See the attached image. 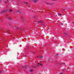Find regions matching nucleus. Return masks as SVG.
I'll return each instance as SVG.
<instances>
[{
  "instance_id": "a878e982",
  "label": "nucleus",
  "mask_w": 74,
  "mask_h": 74,
  "mask_svg": "<svg viewBox=\"0 0 74 74\" xmlns=\"http://www.w3.org/2000/svg\"><path fill=\"white\" fill-rule=\"evenodd\" d=\"M15 27H16V26H15Z\"/></svg>"
},
{
  "instance_id": "393cba45",
  "label": "nucleus",
  "mask_w": 74,
  "mask_h": 74,
  "mask_svg": "<svg viewBox=\"0 0 74 74\" xmlns=\"http://www.w3.org/2000/svg\"><path fill=\"white\" fill-rule=\"evenodd\" d=\"M0 22H1V20H0Z\"/></svg>"
},
{
  "instance_id": "6ab92c4d",
  "label": "nucleus",
  "mask_w": 74,
  "mask_h": 74,
  "mask_svg": "<svg viewBox=\"0 0 74 74\" xmlns=\"http://www.w3.org/2000/svg\"><path fill=\"white\" fill-rule=\"evenodd\" d=\"M52 1H56V0H52Z\"/></svg>"
},
{
  "instance_id": "6e6552de",
  "label": "nucleus",
  "mask_w": 74,
  "mask_h": 74,
  "mask_svg": "<svg viewBox=\"0 0 74 74\" xmlns=\"http://www.w3.org/2000/svg\"><path fill=\"white\" fill-rule=\"evenodd\" d=\"M17 12H18V13H22L21 12H20V11H18V10H17Z\"/></svg>"
},
{
  "instance_id": "cd10ccee",
  "label": "nucleus",
  "mask_w": 74,
  "mask_h": 74,
  "mask_svg": "<svg viewBox=\"0 0 74 74\" xmlns=\"http://www.w3.org/2000/svg\"><path fill=\"white\" fill-rule=\"evenodd\" d=\"M7 15V16H8V15Z\"/></svg>"
},
{
  "instance_id": "7ed1b4c3",
  "label": "nucleus",
  "mask_w": 74,
  "mask_h": 74,
  "mask_svg": "<svg viewBox=\"0 0 74 74\" xmlns=\"http://www.w3.org/2000/svg\"><path fill=\"white\" fill-rule=\"evenodd\" d=\"M38 64L40 66H42V63H38Z\"/></svg>"
},
{
  "instance_id": "dca6fc26",
  "label": "nucleus",
  "mask_w": 74,
  "mask_h": 74,
  "mask_svg": "<svg viewBox=\"0 0 74 74\" xmlns=\"http://www.w3.org/2000/svg\"><path fill=\"white\" fill-rule=\"evenodd\" d=\"M23 21H25V19H23Z\"/></svg>"
},
{
  "instance_id": "4468645a",
  "label": "nucleus",
  "mask_w": 74,
  "mask_h": 74,
  "mask_svg": "<svg viewBox=\"0 0 74 74\" xmlns=\"http://www.w3.org/2000/svg\"><path fill=\"white\" fill-rule=\"evenodd\" d=\"M42 58V56H40V58Z\"/></svg>"
},
{
  "instance_id": "20e7f679",
  "label": "nucleus",
  "mask_w": 74,
  "mask_h": 74,
  "mask_svg": "<svg viewBox=\"0 0 74 74\" xmlns=\"http://www.w3.org/2000/svg\"><path fill=\"white\" fill-rule=\"evenodd\" d=\"M38 22L39 23H43V22L42 21H38Z\"/></svg>"
},
{
  "instance_id": "5701e85b",
  "label": "nucleus",
  "mask_w": 74,
  "mask_h": 74,
  "mask_svg": "<svg viewBox=\"0 0 74 74\" xmlns=\"http://www.w3.org/2000/svg\"><path fill=\"white\" fill-rule=\"evenodd\" d=\"M17 27V29H18V27Z\"/></svg>"
},
{
  "instance_id": "f8f14e48",
  "label": "nucleus",
  "mask_w": 74,
  "mask_h": 74,
  "mask_svg": "<svg viewBox=\"0 0 74 74\" xmlns=\"http://www.w3.org/2000/svg\"><path fill=\"white\" fill-rule=\"evenodd\" d=\"M30 71H31V72H32V71H33V70L31 69Z\"/></svg>"
},
{
  "instance_id": "39448f33",
  "label": "nucleus",
  "mask_w": 74,
  "mask_h": 74,
  "mask_svg": "<svg viewBox=\"0 0 74 74\" xmlns=\"http://www.w3.org/2000/svg\"><path fill=\"white\" fill-rule=\"evenodd\" d=\"M8 11V10H6L5 11V10L4 14H6L7 13V12Z\"/></svg>"
},
{
  "instance_id": "0eeeda50",
  "label": "nucleus",
  "mask_w": 74,
  "mask_h": 74,
  "mask_svg": "<svg viewBox=\"0 0 74 74\" xmlns=\"http://www.w3.org/2000/svg\"><path fill=\"white\" fill-rule=\"evenodd\" d=\"M57 14L58 15V16H61V15H62V14H60L59 13H58Z\"/></svg>"
},
{
  "instance_id": "1a4fd4ad",
  "label": "nucleus",
  "mask_w": 74,
  "mask_h": 74,
  "mask_svg": "<svg viewBox=\"0 0 74 74\" xmlns=\"http://www.w3.org/2000/svg\"><path fill=\"white\" fill-rule=\"evenodd\" d=\"M9 11L10 12H12V10L11 9H10Z\"/></svg>"
},
{
  "instance_id": "aec40b11",
  "label": "nucleus",
  "mask_w": 74,
  "mask_h": 74,
  "mask_svg": "<svg viewBox=\"0 0 74 74\" xmlns=\"http://www.w3.org/2000/svg\"><path fill=\"white\" fill-rule=\"evenodd\" d=\"M8 33H10V32L9 31H8Z\"/></svg>"
},
{
  "instance_id": "423d86ee",
  "label": "nucleus",
  "mask_w": 74,
  "mask_h": 74,
  "mask_svg": "<svg viewBox=\"0 0 74 74\" xmlns=\"http://www.w3.org/2000/svg\"><path fill=\"white\" fill-rule=\"evenodd\" d=\"M33 1L34 3H36V2H37L38 1L37 0H34Z\"/></svg>"
},
{
  "instance_id": "ddd939ff",
  "label": "nucleus",
  "mask_w": 74,
  "mask_h": 74,
  "mask_svg": "<svg viewBox=\"0 0 74 74\" xmlns=\"http://www.w3.org/2000/svg\"><path fill=\"white\" fill-rule=\"evenodd\" d=\"M47 4H48V5H49V3H46Z\"/></svg>"
},
{
  "instance_id": "4be33fe9",
  "label": "nucleus",
  "mask_w": 74,
  "mask_h": 74,
  "mask_svg": "<svg viewBox=\"0 0 74 74\" xmlns=\"http://www.w3.org/2000/svg\"><path fill=\"white\" fill-rule=\"evenodd\" d=\"M34 68H36V67H35V66H34Z\"/></svg>"
},
{
  "instance_id": "a211bd4d",
  "label": "nucleus",
  "mask_w": 74,
  "mask_h": 74,
  "mask_svg": "<svg viewBox=\"0 0 74 74\" xmlns=\"http://www.w3.org/2000/svg\"><path fill=\"white\" fill-rule=\"evenodd\" d=\"M1 73V71H0V74Z\"/></svg>"
},
{
  "instance_id": "f03ea898",
  "label": "nucleus",
  "mask_w": 74,
  "mask_h": 74,
  "mask_svg": "<svg viewBox=\"0 0 74 74\" xmlns=\"http://www.w3.org/2000/svg\"><path fill=\"white\" fill-rule=\"evenodd\" d=\"M8 19L9 21H11V20H12V18L10 17L8 18Z\"/></svg>"
},
{
  "instance_id": "9d476101",
  "label": "nucleus",
  "mask_w": 74,
  "mask_h": 74,
  "mask_svg": "<svg viewBox=\"0 0 74 74\" xmlns=\"http://www.w3.org/2000/svg\"><path fill=\"white\" fill-rule=\"evenodd\" d=\"M25 5H26L27 4H28V3H27V2L25 3Z\"/></svg>"
},
{
  "instance_id": "f3484780",
  "label": "nucleus",
  "mask_w": 74,
  "mask_h": 74,
  "mask_svg": "<svg viewBox=\"0 0 74 74\" xmlns=\"http://www.w3.org/2000/svg\"><path fill=\"white\" fill-rule=\"evenodd\" d=\"M21 18H22V19H23V17H21Z\"/></svg>"
},
{
  "instance_id": "9b49d317",
  "label": "nucleus",
  "mask_w": 74,
  "mask_h": 74,
  "mask_svg": "<svg viewBox=\"0 0 74 74\" xmlns=\"http://www.w3.org/2000/svg\"><path fill=\"white\" fill-rule=\"evenodd\" d=\"M67 35V33H64V36H66V35Z\"/></svg>"
},
{
  "instance_id": "bb28decb",
  "label": "nucleus",
  "mask_w": 74,
  "mask_h": 74,
  "mask_svg": "<svg viewBox=\"0 0 74 74\" xmlns=\"http://www.w3.org/2000/svg\"><path fill=\"white\" fill-rule=\"evenodd\" d=\"M37 66L38 67V65H37Z\"/></svg>"
},
{
  "instance_id": "2eb2a0df",
  "label": "nucleus",
  "mask_w": 74,
  "mask_h": 74,
  "mask_svg": "<svg viewBox=\"0 0 74 74\" xmlns=\"http://www.w3.org/2000/svg\"><path fill=\"white\" fill-rule=\"evenodd\" d=\"M61 25H63V23H61Z\"/></svg>"
},
{
  "instance_id": "b1692460",
  "label": "nucleus",
  "mask_w": 74,
  "mask_h": 74,
  "mask_svg": "<svg viewBox=\"0 0 74 74\" xmlns=\"http://www.w3.org/2000/svg\"><path fill=\"white\" fill-rule=\"evenodd\" d=\"M56 12V11H54V12Z\"/></svg>"
},
{
  "instance_id": "f257e3e1",
  "label": "nucleus",
  "mask_w": 74,
  "mask_h": 74,
  "mask_svg": "<svg viewBox=\"0 0 74 74\" xmlns=\"http://www.w3.org/2000/svg\"><path fill=\"white\" fill-rule=\"evenodd\" d=\"M4 12H5V10H3V11H1L0 12V14H3Z\"/></svg>"
},
{
  "instance_id": "412c9836",
  "label": "nucleus",
  "mask_w": 74,
  "mask_h": 74,
  "mask_svg": "<svg viewBox=\"0 0 74 74\" xmlns=\"http://www.w3.org/2000/svg\"><path fill=\"white\" fill-rule=\"evenodd\" d=\"M59 74H62V73H60Z\"/></svg>"
}]
</instances>
